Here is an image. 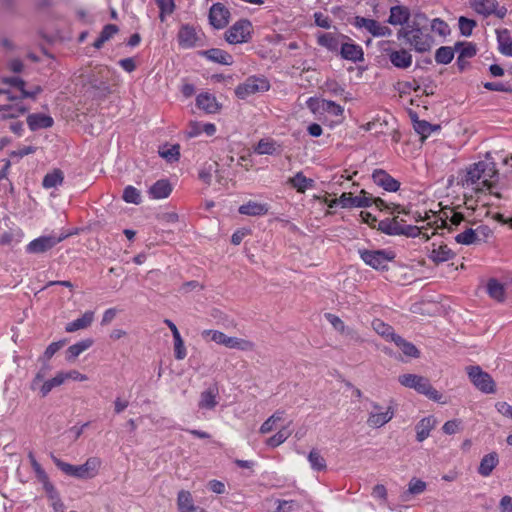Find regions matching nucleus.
Returning <instances> with one entry per match:
<instances>
[{"label": "nucleus", "instance_id": "nucleus-20", "mask_svg": "<svg viewBox=\"0 0 512 512\" xmlns=\"http://www.w3.org/2000/svg\"><path fill=\"white\" fill-rule=\"evenodd\" d=\"M340 55L343 59L357 63L364 60V52L360 45L354 42H342L340 47Z\"/></svg>", "mask_w": 512, "mask_h": 512}, {"label": "nucleus", "instance_id": "nucleus-64", "mask_svg": "<svg viewBox=\"0 0 512 512\" xmlns=\"http://www.w3.org/2000/svg\"><path fill=\"white\" fill-rule=\"evenodd\" d=\"M324 90L331 95L339 96L344 93V88L335 80H328L324 83Z\"/></svg>", "mask_w": 512, "mask_h": 512}, {"label": "nucleus", "instance_id": "nucleus-23", "mask_svg": "<svg viewBox=\"0 0 512 512\" xmlns=\"http://www.w3.org/2000/svg\"><path fill=\"white\" fill-rule=\"evenodd\" d=\"M177 507L179 512H207L204 508L196 506L189 491L181 490L177 496Z\"/></svg>", "mask_w": 512, "mask_h": 512}, {"label": "nucleus", "instance_id": "nucleus-47", "mask_svg": "<svg viewBox=\"0 0 512 512\" xmlns=\"http://www.w3.org/2000/svg\"><path fill=\"white\" fill-rule=\"evenodd\" d=\"M434 234V231L431 232V234L428 233V227L422 226H413V225H404L403 224V233L402 235H405L407 237H418L421 236L425 240H428L431 235Z\"/></svg>", "mask_w": 512, "mask_h": 512}, {"label": "nucleus", "instance_id": "nucleus-43", "mask_svg": "<svg viewBox=\"0 0 512 512\" xmlns=\"http://www.w3.org/2000/svg\"><path fill=\"white\" fill-rule=\"evenodd\" d=\"M278 145L273 139H261L254 148V152L258 155H274L277 152Z\"/></svg>", "mask_w": 512, "mask_h": 512}, {"label": "nucleus", "instance_id": "nucleus-22", "mask_svg": "<svg viewBox=\"0 0 512 512\" xmlns=\"http://www.w3.org/2000/svg\"><path fill=\"white\" fill-rule=\"evenodd\" d=\"M108 74L109 70L107 68L99 67L96 70H93L91 75L88 76V83L91 85L93 89L103 92L108 91Z\"/></svg>", "mask_w": 512, "mask_h": 512}, {"label": "nucleus", "instance_id": "nucleus-45", "mask_svg": "<svg viewBox=\"0 0 512 512\" xmlns=\"http://www.w3.org/2000/svg\"><path fill=\"white\" fill-rule=\"evenodd\" d=\"M393 342L401 349L404 355L412 358L419 357L420 352L416 346L413 343L406 341L401 336L398 335L395 337Z\"/></svg>", "mask_w": 512, "mask_h": 512}, {"label": "nucleus", "instance_id": "nucleus-34", "mask_svg": "<svg viewBox=\"0 0 512 512\" xmlns=\"http://www.w3.org/2000/svg\"><path fill=\"white\" fill-rule=\"evenodd\" d=\"M27 124L32 131H35L51 127L53 125V119L48 115L35 113L27 117Z\"/></svg>", "mask_w": 512, "mask_h": 512}, {"label": "nucleus", "instance_id": "nucleus-5", "mask_svg": "<svg viewBox=\"0 0 512 512\" xmlns=\"http://www.w3.org/2000/svg\"><path fill=\"white\" fill-rule=\"evenodd\" d=\"M358 253L366 265L377 270L386 269L388 267V263L393 261L396 256L394 251L389 249H359Z\"/></svg>", "mask_w": 512, "mask_h": 512}, {"label": "nucleus", "instance_id": "nucleus-61", "mask_svg": "<svg viewBox=\"0 0 512 512\" xmlns=\"http://www.w3.org/2000/svg\"><path fill=\"white\" fill-rule=\"evenodd\" d=\"M173 340H174L175 358L177 360H183L187 355V351H186L184 341H183L181 335L179 334L178 336H174Z\"/></svg>", "mask_w": 512, "mask_h": 512}, {"label": "nucleus", "instance_id": "nucleus-46", "mask_svg": "<svg viewBox=\"0 0 512 512\" xmlns=\"http://www.w3.org/2000/svg\"><path fill=\"white\" fill-rule=\"evenodd\" d=\"M487 291L489 296L497 301L501 302L505 299L504 285L495 279L489 280L487 284Z\"/></svg>", "mask_w": 512, "mask_h": 512}, {"label": "nucleus", "instance_id": "nucleus-8", "mask_svg": "<svg viewBox=\"0 0 512 512\" xmlns=\"http://www.w3.org/2000/svg\"><path fill=\"white\" fill-rule=\"evenodd\" d=\"M269 88L270 84L266 78L251 76L236 87L235 94L239 99H246L256 93L266 92Z\"/></svg>", "mask_w": 512, "mask_h": 512}, {"label": "nucleus", "instance_id": "nucleus-21", "mask_svg": "<svg viewBox=\"0 0 512 512\" xmlns=\"http://www.w3.org/2000/svg\"><path fill=\"white\" fill-rule=\"evenodd\" d=\"M491 230L487 226H479L477 229L467 228L462 233L455 236V241L463 245H471L479 241V233L487 236Z\"/></svg>", "mask_w": 512, "mask_h": 512}, {"label": "nucleus", "instance_id": "nucleus-37", "mask_svg": "<svg viewBox=\"0 0 512 512\" xmlns=\"http://www.w3.org/2000/svg\"><path fill=\"white\" fill-rule=\"evenodd\" d=\"M427 484L421 479L413 477L408 483V489L401 495L402 501H409L411 496L419 495L426 490Z\"/></svg>", "mask_w": 512, "mask_h": 512}, {"label": "nucleus", "instance_id": "nucleus-60", "mask_svg": "<svg viewBox=\"0 0 512 512\" xmlns=\"http://www.w3.org/2000/svg\"><path fill=\"white\" fill-rule=\"evenodd\" d=\"M160 156L166 159L169 162H174L179 159L180 150L178 145H172L167 148H163L159 151Z\"/></svg>", "mask_w": 512, "mask_h": 512}, {"label": "nucleus", "instance_id": "nucleus-56", "mask_svg": "<svg viewBox=\"0 0 512 512\" xmlns=\"http://www.w3.org/2000/svg\"><path fill=\"white\" fill-rule=\"evenodd\" d=\"M157 6L160 9L159 18L163 22L167 15L173 13L175 9L174 0H156Z\"/></svg>", "mask_w": 512, "mask_h": 512}, {"label": "nucleus", "instance_id": "nucleus-30", "mask_svg": "<svg viewBox=\"0 0 512 512\" xmlns=\"http://www.w3.org/2000/svg\"><path fill=\"white\" fill-rule=\"evenodd\" d=\"M202 56L207 58L208 60L222 64V65H232L233 64V57L228 52L219 49V48H212L209 50H205L200 52Z\"/></svg>", "mask_w": 512, "mask_h": 512}, {"label": "nucleus", "instance_id": "nucleus-1", "mask_svg": "<svg viewBox=\"0 0 512 512\" xmlns=\"http://www.w3.org/2000/svg\"><path fill=\"white\" fill-rule=\"evenodd\" d=\"M496 177L497 170L493 162L479 161L466 168L461 184L465 189H471L476 193L488 191L491 195L500 198L501 195L493 191Z\"/></svg>", "mask_w": 512, "mask_h": 512}, {"label": "nucleus", "instance_id": "nucleus-7", "mask_svg": "<svg viewBox=\"0 0 512 512\" xmlns=\"http://www.w3.org/2000/svg\"><path fill=\"white\" fill-rule=\"evenodd\" d=\"M67 237L68 234L65 233H61L59 235H41L38 238L30 241L26 245L25 251L28 254H42L53 249L58 243L62 242Z\"/></svg>", "mask_w": 512, "mask_h": 512}, {"label": "nucleus", "instance_id": "nucleus-59", "mask_svg": "<svg viewBox=\"0 0 512 512\" xmlns=\"http://www.w3.org/2000/svg\"><path fill=\"white\" fill-rule=\"evenodd\" d=\"M28 108L21 103H15L13 105H7V109L5 110V113L3 114L4 118H16L20 115H23Z\"/></svg>", "mask_w": 512, "mask_h": 512}, {"label": "nucleus", "instance_id": "nucleus-36", "mask_svg": "<svg viewBox=\"0 0 512 512\" xmlns=\"http://www.w3.org/2000/svg\"><path fill=\"white\" fill-rule=\"evenodd\" d=\"M463 220H464V217L459 212H455L454 210H450L448 212L444 211L443 216L440 217V219H439L440 225L437 224V228L444 227L449 230H452L453 227L459 226Z\"/></svg>", "mask_w": 512, "mask_h": 512}, {"label": "nucleus", "instance_id": "nucleus-31", "mask_svg": "<svg viewBox=\"0 0 512 512\" xmlns=\"http://www.w3.org/2000/svg\"><path fill=\"white\" fill-rule=\"evenodd\" d=\"M172 192V186L166 179H161L156 181L150 188H149V196L152 199H164L167 198Z\"/></svg>", "mask_w": 512, "mask_h": 512}, {"label": "nucleus", "instance_id": "nucleus-4", "mask_svg": "<svg viewBox=\"0 0 512 512\" xmlns=\"http://www.w3.org/2000/svg\"><path fill=\"white\" fill-rule=\"evenodd\" d=\"M398 381L402 386L414 389L429 399L434 401H439L441 399L439 392L433 388L430 381L426 377L407 373L400 375Z\"/></svg>", "mask_w": 512, "mask_h": 512}, {"label": "nucleus", "instance_id": "nucleus-55", "mask_svg": "<svg viewBox=\"0 0 512 512\" xmlns=\"http://www.w3.org/2000/svg\"><path fill=\"white\" fill-rule=\"evenodd\" d=\"M123 200L127 203L140 204L142 200L140 191L134 186H127L123 191Z\"/></svg>", "mask_w": 512, "mask_h": 512}, {"label": "nucleus", "instance_id": "nucleus-29", "mask_svg": "<svg viewBox=\"0 0 512 512\" xmlns=\"http://www.w3.org/2000/svg\"><path fill=\"white\" fill-rule=\"evenodd\" d=\"M196 105L206 113L213 114L219 110V104L214 95L204 92L200 93L196 98Z\"/></svg>", "mask_w": 512, "mask_h": 512}, {"label": "nucleus", "instance_id": "nucleus-11", "mask_svg": "<svg viewBox=\"0 0 512 512\" xmlns=\"http://www.w3.org/2000/svg\"><path fill=\"white\" fill-rule=\"evenodd\" d=\"M469 4L477 14L485 18L495 15L503 19L507 14V9L500 6L497 0H469Z\"/></svg>", "mask_w": 512, "mask_h": 512}, {"label": "nucleus", "instance_id": "nucleus-14", "mask_svg": "<svg viewBox=\"0 0 512 512\" xmlns=\"http://www.w3.org/2000/svg\"><path fill=\"white\" fill-rule=\"evenodd\" d=\"M339 204L342 208H368L372 205V197L365 190H362L358 196L344 192L339 197Z\"/></svg>", "mask_w": 512, "mask_h": 512}, {"label": "nucleus", "instance_id": "nucleus-2", "mask_svg": "<svg viewBox=\"0 0 512 512\" xmlns=\"http://www.w3.org/2000/svg\"><path fill=\"white\" fill-rule=\"evenodd\" d=\"M54 464L66 475L78 479L94 478L100 469L101 460L98 457H90L82 465H72L52 456Z\"/></svg>", "mask_w": 512, "mask_h": 512}, {"label": "nucleus", "instance_id": "nucleus-38", "mask_svg": "<svg viewBox=\"0 0 512 512\" xmlns=\"http://www.w3.org/2000/svg\"><path fill=\"white\" fill-rule=\"evenodd\" d=\"M288 183L301 193L314 186V180L307 178L302 172H297L293 177L289 178Z\"/></svg>", "mask_w": 512, "mask_h": 512}, {"label": "nucleus", "instance_id": "nucleus-32", "mask_svg": "<svg viewBox=\"0 0 512 512\" xmlns=\"http://www.w3.org/2000/svg\"><path fill=\"white\" fill-rule=\"evenodd\" d=\"M499 463V457L496 452H491L486 454L480 461V465L478 467V473L483 477H488L491 475L493 470Z\"/></svg>", "mask_w": 512, "mask_h": 512}, {"label": "nucleus", "instance_id": "nucleus-9", "mask_svg": "<svg viewBox=\"0 0 512 512\" xmlns=\"http://www.w3.org/2000/svg\"><path fill=\"white\" fill-rule=\"evenodd\" d=\"M395 415L393 406L383 407L377 402H371V411L368 414L367 425L371 428H381L390 422Z\"/></svg>", "mask_w": 512, "mask_h": 512}, {"label": "nucleus", "instance_id": "nucleus-63", "mask_svg": "<svg viewBox=\"0 0 512 512\" xmlns=\"http://www.w3.org/2000/svg\"><path fill=\"white\" fill-rule=\"evenodd\" d=\"M428 22V18L422 12H417L413 15V19L409 21L406 26L423 29Z\"/></svg>", "mask_w": 512, "mask_h": 512}, {"label": "nucleus", "instance_id": "nucleus-33", "mask_svg": "<svg viewBox=\"0 0 512 512\" xmlns=\"http://www.w3.org/2000/svg\"><path fill=\"white\" fill-rule=\"evenodd\" d=\"M269 207L265 203L248 201L238 209L239 213L248 216H261L268 213Z\"/></svg>", "mask_w": 512, "mask_h": 512}, {"label": "nucleus", "instance_id": "nucleus-26", "mask_svg": "<svg viewBox=\"0 0 512 512\" xmlns=\"http://www.w3.org/2000/svg\"><path fill=\"white\" fill-rule=\"evenodd\" d=\"M344 40H348L345 35H335L333 33H323L318 37V44L325 47L331 52L340 50L341 43Z\"/></svg>", "mask_w": 512, "mask_h": 512}, {"label": "nucleus", "instance_id": "nucleus-62", "mask_svg": "<svg viewBox=\"0 0 512 512\" xmlns=\"http://www.w3.org/2000/svg\"><path fill=\"white\" fill-rule=\"evenodd\" d=\"M431 29L441 36H446L447 34L450 33V28L448 24L440 18H435L432 20Z\"/></svg>", "mask_w": 512, "mask_h": 512}, {"label": "nucleus", "instance_id": "nucleus-12", "mask_svg": "<svg viewBox=\"0 0 512 512\" xmlns=\"http://www.w3.org/2000/svg\"><path fill=\"white\" fill-rule=\"evenodd\" d=\"M467 374L471 382L483 393H494L495 382L492 377L484 372L479 366L467 367Z\"/></svg>", "mask_w": 512, "mask_h": 512}, {"label": "nucleus", "instance_id": "nucleus-41", "mask_svg": "<svg viewBox=\"0 0 512 512\" xmlns=\"http://www.w3.org/2000/svg\"><path fill=\"white\" fill-rule=\"evenodd\" d=\"M92 345L93 340L91 338H87L69 346L67 349V360H75L81 353L89 349Z\"/></svg>", "mask_w": 512, "mask_h": 512}, {"label": "nucleus", "instance_id": "nucleus-15", "mask_svg": "<svg viewBox=\"0 0 512 512\" xmlns=\"http://www.w3.org/2000/svg\"><path fill=\"white\" fill-rule=\"evenodd\" d=\"M4 82L8 83V84H10V85H12L14 87H16L20 91V93H21L20 97H15V96H12L10 94V92L0 89V94H2V93L3 94H7L9 100H15V99H18V98H20V99H24V98H32V99H34L39 93L42 92V88L40 86H38V85L34 86L33 88H31L29 90L25 89V82L22 79H20L19 77L5 78Z\"/></svg>", "mask_w": 512, "mask_h": 512}, {"label": "nucleus", "instance_id": "nucleus-39", "mask_svg": "<svg viewBox=\"0 0 512 512\" xmlns=\"http://www.w3.org/2000/svg\"><path fill=\"white\" fill-rule=\"evenodd\" d=\"M403 220L394 217L391 220H383L380 222L379 227L382 232L387 235H402L403 233Z\"/></svg>", "mask_w": 512, "mask_h": 512}, {"label": "nucleus", "instance_id": "nucleus-17", "mask_svg": "<svg viewBox=\"0 0 512 512\" xmlns=\"http://www.w3.org/2000/svg\"><path fill=\"white\" fill-rule=\"evenodd\" d=\"M307 106L313 111L321 110L323 112H326L328 114L334 115V116H342L344 109L339 104L335 103L331 100H316L314 98H309L307 101Z\"/></svg>", "mask_w": 512, "mask_h": 512}, {"label": "nucleus", "instance_id": "nucleus-19", "mask_svg": "<svg viewBox=\"0 0 512 512\" xmlns=\"http://www.w3.org/2000/svg\"><path fill=\"white\" fill-rule=\"evenodd\" d=\"M372 179L376 185L389 192H396L400 188V183L382 169H376Z\"/></svg>", "mask_w": 512, "mask_h": 512}, {"label": "nucleus", "instance_id": "nucleus-35", "mask_svg": "<svg viewBox=\"0 0 512 512\" xmlns=\"http://www.w3.org/2000/svg\"><path fill=\"white\" fill-rule=\"evenodd\" d=\"M93 320L94 312L86 311L80 318H77L74 321L69 322L65 327V331L68 333H72L78 330L86 329L92 324Z\"/></svg>", "mask_w": 512, "mask_h": 512}, {"label": "nucleus", "instance_id": "nucleus-50", "mask_svg": "<svg viewBox=\"0 0 512 512\" xmlns=\"http://www.w3.org/2000/svg\"><path fill=\"white\" fill-rule=\"evenodd\" d=\"M29 459H30L31 467L36 475V478L38 479L39 482L42 483L43 488L46 487L47 485L51 484L47 473L45 472V470L42 468V466L38 463V461L35 459V457L32 454L29 455Z\"/></svg>", "mask_w": 512, "mask_h": 512}, {"label": "nucleus", "instance_id": "nucleus-51", "mask_svg": "<svg viewBox=\"0 0 512 512\" xmlns=\"http://www.w3.org/2000/svg\"><path fill=\"white\" fill-rule=\"evenodd\" d=\"M291 435V431L288 429V427L281 428L276 434L269 437L266 440V444L269 447L275 448L284 443L289 436Z\"/></svg>", "mask_w": 512, "mask_h": 512}, {"label": "nucleus", "instance_id": "nucleus-3", "mask_svg": "<svg viewBox=\"0 0 512 512\" xmlns=\"http://www.w3.org/2000/svg\"><path fill=\"white\" fill-rule=\"evenodd\" d=\"M397 37L404 39L406 44L419 53L429 51L432 46V37L425 34L422 29L405 26L398 31Z\"/></svg>", "mask_w": 512, "mask_h": 512}, {"label": "nucleus", "instance_id": "nucleus-13", "mask_svg": "<svg viewBox=\"0 0 512 512\" xmlns=\"http://www.w3.org/2000/svg\"><path fill=\"white\" fill-rule=\"evenodd\" d=\"M352 24L358 29H365L374 37H384L392 34V30L388 26L382 25L374 19L356 16Z\"/></svg>", "mask_w": 512, "mask_h": 512}, {"label": "nucleus", "instance_id": "nucleus-6", "mask_svg": "<svg viewBox=\"0 0 512 512\" xmlns=\"http://www.w3.org/2000/svg\"><path fill=\"white\" fill-rule=\"evenodd\" d=\"M202 335L204 337H210L211 341L230 349H238L242 351H252L254 349L253 342L243 338L230 337L217 330H204Z\"/></svg>", "mask_w": 512, "mask_h": 512}, {"label": "nucleus", "instance_id": "nucleus-52", "mask_svg": "<svg viewBox=\"0 0 512 512\" xmlns=\"http://www.w3.org/2000/svg\"><path fill=\"white\" fill-rule=\"evenodd\" d=\"M308 461L313 470L322 471L326 469V461L316 449H312L308 454Z\"/></svg>", "mask_w": 512, "mask_h": 512}, {"label": "nucleus", "instance_id": "nucleus-40", "mask_svg": "<svg viewBox=\"0 0 512 512\" xmlns=\"http://www.w3.org/2000/svg\"><path fill=\"white\" fill-rule=\"evenodd\" d=\"M454 252L447 245H439L434 247L429 258L435 263H442L452 259Z\"/></svg>", "mask_w": 512, "mask_h": 512}, {"label": "nucleus", "instance_id": "nucleus-48", "mask_svg": "<svg viewBox=\"0 0 512 512\" xmlns=\"http://www.w3.org/2000/svg\"><path fill=\"white\" fill-rule=\"evenodd\" d=\"M413 127L415 132L421 136L422 140L426 139L434 130L439 128V126H433L429 122L419 119L414 120Z\"/></svg>", "mask_w": 512, "mask_h": 512}, {"label": "nucleus", "instance_id": "nucleus-42", "mask_svg": "<svg viewBox=\"0 0 512 512\" xmlns=\"http://www.w3.org/2000/svg\"><path fill=\"white\" fill-rule=\"evenodd\" d=\"M63 180V172L60 169H54L44 176L42 185L46 189L56 188L63 183Z\"/></svg>", "mask_w": 512, "mask_h": 512}, {"label": "nucleus", "instance_id": "nucleus-18", "mask_svg": "<svg viewBox=\"0 0 512 512\" xmlns=\"http://www.w3.org/2000/svg\"><path fill=\"white\" fill-rule=\"evenodd\" d=\"M178 44L183 49H191L196 46L199 36L196 32V29L193 26L188 24L182 25L179 29L178 35Z\"/></svg>", "mask_w": 512, "mask_h": 512}, {"label": "nucleus", "instance_id": "nucleus-49", "mask_svg": "<svg viewBox=\"0 0 512 512\" xmlns=\"http://www.w3.org/2000/svg\"><path fill=\"white\" fill-rule=\"evenodd\" d=\"M284 417V411L277 410L274 412L263 424L260 426L259 432L261 434H267L270 433L275 425L282 421Z\"/></svg>", "mask_w": 512, "mask_h": 512}, {"label": "nucleus", "instance_id": "nucleus-54", "mask_svg": "<svg viewBox=\"0 0 512 512\" xmlns=\"http://www.w3.org/2000/svg\"><path fill=\"white\" fill-rule=\"evenodd\" d=\"M63 377L60 375V372L55 375V377L45 381L40 387V393L43 397L47 396L49 392L57 386L62 385Z\"/></svg>", "mask_w": 512, "mask_h": 512}, {"label": "nucleus", "instance_id": "nucleus-10", "mask_svg": "<svg viewBox=\"0 0 512 512\" xmlns=\"http://www.w3.org/2000/svg\"><path fill=\"white\" fill-rule=\"evenodd\" d=\"M252 24L247 19L235 22L226 32L225 39L230 44H242L250 40Z\"/></svg>", "mask_w": 512, "mask_h": 512}, {"label": "nucleus", "instance_id": "nucleus-28", "mask_svg": "<svg viewBox=\"0 0 512 512\" xmlns=\"http://www.w3.org/2000/svg\"><path fill=\"white\" fill-rule=\"evenodd\" d=\"M389 60L399 69H407L412 64V55L405 49L393 50L388 53Z\"/></svg>", "mask_w": 512, "mask_h": 512}, {"label": "nucleus", "instance_id": "nucleus-44", "mask_svg": "<svg viewBox=\"0 0 512 512\" xmlns=\"http://www.w3.org/2000/svg\"><path fill=\"white\" fill-rule=\"evenodd\" d=\"M373 329L377 334L384 337L388 341H394V338L398 335L394 332L393 327L384 323L380 319H376L372 322Z\"/></svg>", "mask_w": 512, "mask_h": 512}, {"label": "nucleus", "instance_id": "nucleus-53", "mask_svg": "<svg viewBox=\"0 0 512 512\" xmlns=\"http://www.w3.org/2000/svg\"><path fill=\"white\" fill-rule=\"evenodd\" d=\"M454 58V51L451 47L442 46L436 50L435 61L438 64H449Z\"/></svg>", "mask_w": 512, "mask_h": 512}, {"label": "nucleus", "instance_id": "nucleus-57", "mask_svg": "<svg viewBox=\"0 0 512 512\" xmlns=\"http://www.w3.org/2000/svg\"><path fill=\"white\" fill-rule=\"evenodd\" d=\"M458 24L461 34L466 37H469L472 34L473 29L477 25L475 20L466 18L464 16L459 18Z\"/></svg>", "mask_w": 512, "mask_h": 512}, {"label": "nucleus", "instance_id": "nucleus-16", "mask_svg": "<svg viewBox=\"0 0 512 512\" xmlns=\"http://www.w3.org/2000/svg\"><path fill=\"white\" fill-rule=\"evenodd\" d=\"M230 12L222 3H215L209 10V22L216 29H223L229 23Z\"/></svg>", "mask_w": 512, "mask_h": 512}, {"label": "nucleus", "instance_id": "nucleus-24", "mask_svg": "<svg viewBox=\"0 0 512 512\" xmlns=\"http://www.w3.org/2000/svg\"><path fill=\"white\" fill-rule=\"evenodd\" d=\"M410 19V10L403 5H396L390 8L388 23L394 26L408 24Z\"/></svg>", "mask_w": 512, "mask_h": 512}, {"label": "nucleus", "instance_id": "nucleus-25", "mask_svg": "<svg viewBox=\"0 0 512 512\" xmlns=\"http://www.w3.org/2000/svg\"><path fill=\"white\" fill-rule=\"evenodd\" d=\"M218 394L219 390L217 385H212L204 390L200 395V400L198 403V407L200 409L212 410L218 404Z\"/></svg>", "mask_w": 512, "mask_h": 512}, {"label": "nucleus", "instance_id": "nucleus-58", "mask_svg": "<svg viewBox=\"0 0 512 512\" xmlns=\"http://www.w3.org/2000/svg\"><path fill=\"white\" fill-rule=\"evenodd\" d=\"M325 318L333 326V328L341 334L350 333V330L345 326L344 322L338 316L331 313H326Z\"/></svg>", "mask_w": 512, "mask_h": 512}, {"label": "nucleus", "instance_id": "nucleus-27", "mask_svg": "<svg viewBox=\"0 0 512 512\" xmlns=\"http://www.w3.org/2000/svg\"><path fill=\"white\" fill-rule=\"evenodd\" d=\"M436 424L437 421L433 415L422 418L415 426L417 441L423 442L427 439Z\"/></svg>", "mask_w": 512, "mask_h": 512}]
</instances>
